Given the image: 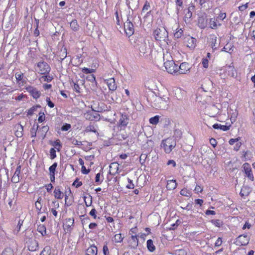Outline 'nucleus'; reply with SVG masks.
Masks as SVG:
<instances>
[{"mask_svg":"<svg viewBox=\"0 0 255 255\" xmlns=\"http://www.w3.org/2000/svg\"><path fill=\"white\" fill-rule=\"evenodd\" d=\"M103 251L104 255H110L109 249L107 245L104 246Z\"/></svg>","mask_w":255,"mask_h":255,"instance_id":"obj_56","label":"nucleus"},{"mask_svg":"<svg viewBox=\"0 0 255 255\" xmlns=\"http://www.w3.org/2000/svg\"><path fill=\"white\" fill-rule=\"evenodd\" d=\"M226 17V14L225 12H221L219 16H218V18L220 20H223Z\"/></svg>","mask_w":255,"mask_h":255,"instance_id":"obj_61","label":"nucleus"},{"mask_svg":"<svg viewBox=\"0 0 255 255\" xmlns=\"http://www.w3.org/2000/svg\"><path fill=\"white\" fill-rule=\"evenodd\" d=\"M26 89L34 99L38 98L41 95L40 92L34 87H29Z\"/></svg>","mask_w":255,"mask_h":255,"instance_id":"obj_13","label":"nucleus"},{"mask_svg":"<svg viewBox=\"0 0 255 255\" xmlns=\"http://www.w3.org/2000/svg\"><path fill=\"white\" fill-rule=\"evenodd\" d=\"M129 243L131 248H136L138 245V241L136 236H131L130 239L129 240Z\"/></svg>","mask_w":255,"mask_h":255,"instance_id":"obj_17","label":"nucleus"},{"mask_svg":"<svg viewBox=\"0 0 255 255\" xmlns=\"http://www.w3.org/2000/svg\"><path fill=\"white\" fill-rule=\"evenodd\" d=\"M128 184L127 185V187L128 189H133L134 187L132 181L130 179H128Z\"/></svg>","mask_w":255,"mask_h":255,"instance_id":"obj_60","label":"nucleus"},{"mask_svg":"<svg viewBox=\"0 0 255 255\" xmlns=\"http://www.w3.org/2000/svg\"><path fill=\"white\" fill-rule=\"evenodd\" d=\"M54 197L58 199H62L63 197V193L60 190L59 187H56L54 191Z\"/></svg>","mask_w":255,"mask_h":255,"instance_id":"obj_27","label":"nucleus"},{"mask_svg":"<svg viewBox=\"0 0 255 255\" xmlns=\"http://www.w3.org/2000/svg\"><path fill=\"white\" fill-rule=\"evenodd\" d=\"M195 9V6L190 3L187 9L185 10V19H190L192 16V11Z\"/></svg>","mask_w":255,"mask_h":255,"instance_id":"obj_12","label":"nucleus"},{"mask_svg":"<svg viewBox=\"0 0 255 255\" xmlns=\"http://www.w3.org/2000/svg\"><path fill=\"white\" fill-rule=\"evenodd\" d=\"M57 166L56 162L54 163L49 168L50 174H55L56 168Z\"/></svg>","mask_w":255,"mask_h":255,"instance_id":"obj_44","label":"nucleus"},{"mask_svg":"<svg viewBox=\"0 0 255 255\" xmlns=\"http://www.w3.org/2000/svg\"><path fill=\"white\" fill-rule=\"evenodd\" d=\"M67 56V49L66 48H63L61 49V52L59 54L60 58L61 60L64 59Z\"/></svg>","mask_w":255,"mask_h":255,"instance_id":"obj_36","label":"nucleus"},{"mask_svg":"<svg viewBox=\"0 0 255 255\" xmlns=\"http://www.w3.org/2000/svg\"><path fill=\"white\" fill-rule=\"evenodd\" d=\"M153 35L157 41H163L167 43L168 33L164 27L156 29L153 32Z\"/></svg>","mask_w":255,"mask_h":255,"instance_id":"obj_3","label":"nucleus"},{"mask_svg":"<svg viewBox=\"0 0 255 255\" xmlns=\"http://www.w3.org/2000/svg\"><path fill=\"white\" fill-rule=\"evenodd\" d=\"M164 65L169 73L177 75L178 65L173 60H167L164 62Z\"/></svg>","mask_w":255,"mask_h":255,"instance_id":"obj_6","label":"nucleus"},{"mask_svg":"<svg viewBox=\"0 0 255 255\" xmlns=\"http://www.w3.org/2000/svg\"><path fill=\"white\" fill-rule=\"evenodd\" d=\"M222 51H224L228 53H231L233 51L232 47L231 44H227L222 49Z\"/></svg>","mask_w":255,"mask_h":255,"instance_id":"obj_43","label":"nucleus"},{"mask_svg":"<svg viewBox=\"0 0 255 255\" xmlns=\"http://www.w3.org/2000/svg\"><path fill=\"white\" fill-rule=\"evenodd\" d=\"M15 128H16V130L15 131V135L17 137H21L23 133V127L21 125H17L15 126Z\"/></svg>","mask_w":255,"mask_h":255,"instance_id":"obj_20","label":"nucleus"},{"mask_svg":"<svg viewBox=\"0 0 255 255\" xmlns=\"http://www.w3.org/2000/svg\"><path fill=\"white\" fill-rule=\"evenodd\" d=\"M191 69L190 65L187 62H183L179 66L178 65V74H185L188 73Z\"/></svg>","mask_w":255,"mask_h":255,"instance_id":"obj_8","label":"nucleus"},{"mask_svg":"<svg viewBox=\"0 0 255 255\" xmlns=\"http://www.w3.org/2000/svg\"><path fill=\"white\" fill-rule=\"evenodd\" d=\"M41 79H43L44 81L50 82L52 80L53 77L50 75H45L42 76Z\"/></svg>","mask_w":255,"mask_h":255,"instance_id":"obj_46","label":"nucleus"},{"mask_svg":"<svg viewBox=\"0 0 255 255\" xmlns=\"http://www.w3.org/2000/svg\"><path fill=\"white\" fill-rule=\"evenodd\" d=\"M159 116H155L149 119V123L152 125H156L159 122Z\"/></svg>","mask_w":255,"mask_h":255,"instance_id":"obj_38","label":"nucleus"},{"mask_svg":"<svg viewBox=\"0 0 255 255\" xmlns=\"http://www.w3.org/2000/svg\"><path fill=\"white\" fill-rule=\"evenodd\" d=\"M227 72H228V75L231 77H234L236 75V71L233 66L230 65L228 66Z\"/></svg>","mask_w":255,"mask_h":255,"instance_id":"obj_26","label":"nucleus"},{"mask_svg":"<svg viewBox=\"0 0 255 255\" xmlns=\"http://www.w3.org/2000/svg\"><path fill=\"white\" fill-rule=\"evenodd\" d=\"M96 213L97 211L94 208L90 212L89 214L93 217L94 219H96L97 218Z\"/></svg>","mask_w":255,"mask_h":255,"instance_id":"obj_62","label":"nucleus"},{"mask_svg":"<svg viewBox=\"0 0 255 255\" xmlns=\"http://www.w3.org/2000/svg\"><path fill=\"white\" fill-rule=\"evenodd\" d=\"M71 126L70 124H65L61 127V130L63 131H67L71 128Z\"/></svg>","mask_w":255,"mask_h":255,"instance_id":"obj_53","label":"nucleus"},{"mask_svg":"<svg viewBox=\"0 0 255 255\" xmlns=\"http://www.w3.org/2000/svg\"><path fill=\"white\" fill-rule=\"evenodd\" d=\"M1 255H14L13 251L11 248H6L2 252Z\"/></svg>","mask_w":255,"mask_h":255,"instance_id":"obj_39","label":"nucleus"},{"mask_svg":"<svg viewBox=\"0 0 255 255\" xmlns=\"http://www.w3.org/2000/svg\"><path fill=\"white\" fill-rule=\"evenodd\" d=\"M211 223L217 227H221L223 226V222L219 219H213L211 221Z\"/></svg>","mask_w":255,"mask_h":255,"instance_id":"obj_35","label":"nucleus"},{"mask_svg":"<svg viewBox=\"0 0 255 255\" xmlns=\"http://www.w3.org/2000/svg\"><path fill=\"white\" fill-rule=\"evenodd\" d=\"M124 27L126 34L128 35H131L134 32V28L133 24L128 20L124 24Z\"/></svg>","mask_w":255,"mask_h":255,"instance_id":"obj_11","label":"nucleus"},{"mask_svg":"<svg viewBox=\"0 0 255 255\" xmlns=\"http://www.w3.org/2000/svg\"><path fill=\"white\" fill-rule=\"evenodd\" d=\"M248 7V3H246V4H243L241 6H239V10H240V11H244L246 9H247Z\"/></svg>","mask_w":255,"mask_h":255,"instance_id":"obj_63","label":"nucleus"},{"mask_svg":"<svg viewBox=\"0 0 255 255\" xmlns=\"http://www.w3.org/2000/svg\"><path fill=\"white\" fill-rule=\"evenodd\" d=\"M70 27L74 31H77L79 29V26L76 20H73L71 22Z\"/></svg>","mask_w":255,"mask_h":255,"instance_id":"obj_34","label":"nucleus"},{"mask_svg":"<svg viewBox=\"0 0 255 255\" xmlns=\"http://www.w3.org/2000/svg\"><path fill=\"white\" fill-rule=\"evenodd\" d=\"M38 128V126H37L36 128H35L33 126L31 128L30 134H31V137H34L36 136V130H37Z\"/></svg>","mask_w":255,"mask_h":255,"instance_id":"obj_45","label":"nucleus"},{"mask_svg":"<svg viewBox=\"0 0 255 255\" xmlns=\"http://www.w3.org/2000/svg\"><path fill=\"white\" fill-rule=\"evenodd\" d=\"M243 168L249 179L252 181H253L254 177L252 171L251 165L248 163H245L243 164Z\"/></svg>","mask_w":255,"mask_h":255,"instance_id":"obj_10","label":"nucleus"},{"mask_svg":"<svg viewBox=\"0 0 255 255\" xmlns=\"http://www.w3.org/2000/svg\"><path fill=\"white\" fill-rule=\"evenodd\" d=\"M210 27L212 29H216L218 26H221V23H217L216 20L214 18H211L209 22Z\"/></svg>","mask_w":255,"mask_h":255,"instance_id":"obj_28","label":"nucleus"},{"mask_svg":"<svg viewBox=\"0 0 255 255\" xmlns=\"http://www.w3.org/2000/svg\"><path fill=\"white\" fill-rule=\"evenodd\" d=\"M119 164L117 162H113L109 166V173L112 175H115L119 170Z\"/></svg>","mask_w":255,"mask_h":255,"instance_id":"obj_15","label":"nucleus"},{"mask_svg":"<svg viewBox=\"0 0 255 255\" xmlns=\"http://www.w3.org/2000/svg\"><path fill=\"white\" fill-rule=\"evenodd\" d=\"M177 187V183L175 180H169L167 181L166 188L171 190L175 189Z\"/></svg>","mask_w":255,"mask_h":255,"instance_id":"obj_19","label":"nucleus"},{"mask_svg":"<svg viewBox=\"0 0 255 255\" xmlns=\"http://www.w3.org/2000/svg\"><path fill=\"white\" fill-rule=\"evenodd\" d=\"M41 198L39 197L37 201L35 202V205L36 209L38 210V213L40 212L41 209L42 208V204H41Z\"/></svg>","mask_w":255,"mask_h":255,"instance_id":"obj_37","label":"nucleus"},{"mask_svg":"<svg viewBox=\"0 0 255 255\" xmlns=\"http://www.w3.org/2000/svg\"><path fill=\"white\" fill-rule=\"evenodd\" d=\"M150 8V4L147 1H146L142 9V12L147 11Z\"/></svg>","mask_w":255,"mask_h":255,"instance_id":"obj_50","label":"nucleus"},{"mask_svg":"<svg viewBox=\"0 0 255 255\" xmlns=\"http://www.w3.org/2000/svg\"><path fill=\"white\" fill-rule=\"evenodd\" d=\"M23 74L22 73H16L15 74V78L17 81H19L22 80L23 78Z\"/></svg>","mask_w":255,"mask_h":255,"instance_id":"obj_54","label":"nucleus"},{"mask_svg":"<svg viewBox=\"0 0 255 255\" xmlns=\"http://www.w3.org/2000/svg\"><path fill=\"white\" fill-rule=\"evenodd\" d=\"M135 47L137 49L140 54L147 53L149 50V45L146 42L145 39L142 37L137 38L135 41Z\"/></svg>","mask_w":255,"mask_h":255,"instance_id":"obj_1","label":"nucleus"},{"mask_svg":"<svg viewBox=\"0 0 255 255\" xmlns=\"http://www.w3.org/2000/svg\"><path fill=\"white\" fill-rule=\"evenodd\" d=\"M202 64L204 68H207L209 65L208 59L207 58H203L202 60Z\"/></svg>","mask_w":255,"mask_h":255,"instance_id":"obj_48","label":"nucleus"},{"mask_svg":"<svg viewBox=\"0 0 255 255\" xmlns=\"http://www.w3.org/2000/svg\"><path fill=\"white\" fill-rule=\"evenodd\" d=\"M106 84L108 85L110 90L114 91L116 90L117 85L115 83V81L114 78H110L107 80Z\"/></svg>","mask_w":255,"mask_h":255,"instance_id":"obj_16","label":"nucleus"},{"mask_svg":"<svg viewBox=\"0 0 255 255\" xmlns=\"http://www.w3.org/2000/svg\"><path fill=\"white\" fill-rule=\"evenodd\" d=\"M85 131L87 132H93L95 133L97 132V130L94 126L90 125L86 128Z\"/></svg>","mask_w":255,"mask_h":255,"instance_id":"obj_41","label":"nucleus"},{"mask_svg":"<svg viewBox=\"0 0 255 255\" xmlns=\"http://www.w3.org/2000/svg\"><path fill=\"white\" fill-rule=\"evenodd\" d=\"M180 193L181 195L186 196V197H190L191 195V191L190 190H188L186 188H184L182 189Z\"/></svg>","mask_w":255,"mask_h":255,"instance_id":"obj_32","label":"nucleus"},{"mask_svg":"<svg viewBox=\"0 0 255 255\" xmlns=\"http://www.w3.org/2000/svg\"><path fill=\"white\" fill-rule=\"evenodd\" d=\"M97 248L95 245H92L87 249L86 251V255H97Z\"/></svg>","mask_w":255,"mask_h":255,"instance_id":"obj_18","label":"nucleus"},{"mask_svg":"<svg viewBox=\"0 0 255 255\" xmlns=\"http://www.w3.org/2000/svg\"><path fill=\"white\" fill-rule=\"evenodd\" d=\"M71 194V191H69V194H67L66 192H65V205L66 206H70L72 204V201L69 199V195Z\"/></svg>","mask_w":255,"mask_h":255,"instance_id":"obj_31","label":"nucleus"},{"mask_svg":"<svg viewBox=\"0 0 255 255\" xmlns=\"http://www.w3.org/2000/svg\"><path fill=\"white\" fill-rule=\"evenodd\" d=\"M168 98H158L157 99V101L161 105H159L158 106L159 108H165L167 106V101Z\"/></svg>","mask_w":255,"mask_h":255,"instance_id":"obj_21","label":"nucleus"},{"mask_svg":"<svg viewBox=\"0 0 255 255\" xmlns=\"http://www.w3.org/2000/svg\"><path fill=\"white\" fill-rule=\"evenodd\" d=\"M71 142H72V144H73L74 145L80 146V145H82V142L81 141L78 140L75 138L72 139Z\"/></svg>","mask_w":255,"mask_h":255,"instance_id":"obj_49","label":"nucleus"},{"mask_svg":"<svg viewBox=\"0 0 255 255\" xmlns=\"http://www.w3.org/2000/svg\"><path fill=\"white\" fill-rule=\"evenodd\" d=\"M183 31L181 28H180L179 29H177V31L174 34V37L176 38H180L183 34Z\"/></svg>","mask_w":255,"mask_h":255,"instance_id":"obj_42","label":"nucleus"},{"mask_svg":"<svg viewBox=\"0 0 255 255\" xmlns=\"http://www.w3.org/2000/svg\"><path fill=\"white\" fill-rule=\"evenodd\" d=\"M50 153L51 159H53L56 157V151L53 148H52L50 149Z\"/></svg>","mask_w":255,"mask_h":255,"instance_id":"obj_51","label":"nucleus"},{"mask_svg":"<svg viewBox=\"0 0 255 255\" xmlns=\"http://www.w3.org/2000/svg\"><path fill=\"white\" fill-rule=\"evenodd\" d=\"M128 123V119L126 115H122L120 120L119 124L121 127H126Z\"/></svg>","mask_w":255,"mask_h":255,"instance_id":"obj_22","label":"nucleus"},{"mask_svg":"<svg viewBox=\"0 0 255 255\" xmlns=\"http://www.w3.org/2000/svg\"><path fill=\"white\" fill-rule=\"evenodd\" d=\"M95 70L93 69H89L88 68H84L82 69V72L85 74L94 73Z\"/></svg>","mask_w":255,"mask_h":255,"instance_id":"obj_47","label":"nucleus"},{"mask_svg":"<svg viewBox=\"0 0 255 255\" xmlns=\"http://www.w3.org/2000/svg\"><path fill=\"white\" fill-rule=\"evenodd\" d=\"M21 171V166H18L17 167L15 172L12 177L11 181L13 183H17L19 181V174Z\"/></svg>","mask_w":255,"mask_h":255,"instance_id":"obj_14","label":"nucleus"},{"mask_svg":"<svg viewBox=\"0 0 255 255\" xmlns=\"http://www.w3.org/2000/svg\"><path fill=\"white\" fill-rule=\"evenodd\" d=\"M41 130L43 132V137H45L46 133L49 130V127L47 126H43L41 128Z\"/></svg>","mask_w":255,"mask_h":255,"instance_id":"obj_55","label":"nucleus"},{"mask_svg":"<svg viewBox=\"0 0 255 255\" xmlns=\"http://www.w3.org/2000/svg\"><path fill=\"white\" fill-rule=\"evenodd\" d=\"M251 191V190L249 187L244 186L241 189L240 194L242 197L247 196L249 194Z\"/></svg>","mask_w":255,"mask_h":255,"instance_id":"obj_23","label":"nucleus"},{"mask_svg":"<svg viewBox=\"0 0 255 255\" xmlns=\"http://www.w3.org/2000/svg\"><path fill=\"white\" fill-rule=\"evenodd\" d=\"M222 105L219 103L208 105L205 108V113L211 117H215L221 113Z\"/></svg>","mask_w":255,"mask_h":255,"instance_id":"obj_2","label":"nucleus"},{"mask_svg":"<svg viewBox=\"0 0 255 255\" xmlns=\"http://www.w3.org/2000/svg\"><path fill=\"white\" fill-rule=\"evenodd\" d=\"M74 218H68L65 219L64 223V230L67 233H70L73 230L74 227Z\"/></svg>","mask_w":255,"mask_h":255,"instance_id":"obj_9","label":"nucleus"},{"mask_svg":"<svg viewBox=\"0 0 255 255\" xmlns=\"http://www.w3.org/2000/svg\"><path fill=\"white\" fill-rule=\"evenodd\" d=\"M37 230L42 236H44L46 235V229L45 226L43 225H39L37 227Z\"/></svg>","mask_w":255,"mask_h":255,"instance_id":"obj_29","label":"nucleus"},{"mask_svg":"<svg viewBox=\"0 0 255 255\" xmlns=\"http://www.w3.org/2000/svg\"><path fill=\"white\" fill-rule=\"evenodd\" d=\"M196 40L195 38L190 37L188 39L187 46L190 48H194L196 46Z\"/></svg>","mask_w":255,"mask_h":255,"instance_id":"obj_30","label":"nucleus"},{"mask_svg":"<svg viewBox=\"0 0 255 255\" xmlns=\"http://www.w3.org/2000/svg\"><path fill=\"white\" fill-rule=\"evenodd\" d=\"M50 69L51 68L49 65L46 62L44 61L39 62L37 64V66L35 68L36 71L42 75L49 73Z\"/></svg>","mask_w":255,"mask_h":255,"instance_id":"obj_5","label":"nucleus"},{"mask_svg":"<svg viewBox=\"0 0 255 255\" xmlns=\"http://www.w3.org/2000/svg\"><path fill=\"white\" fill-rule=\"evenodd\" d=\"M251 35L255 39V26H252L251 28Z\"/></svg>","mask_w":255,"mask_h":255,"instance_id":"obj_64","label":"nucleus"},{"mask_svg":"<svg viewBox=\"0 0 255 255\" xmlns=\"http://www.w3.org/2000/svg\"><path fill=\"white\" fill-rule=\"evenodd\" d=\"M46 101L47 103L48 106L50 108H53L54 107V104L50 101V99L49 98L47 97L46 99Z\"/></svg>","mask_w":255,"mask_h":255,"instance_id":"obj_59","label":"nucleus"},{"mask_svg":"<svg viewBox=\"0 0 255 255\" xmlns=\"http://www.w3.org/2000/svg\"><path fill=\"white\" fill-rule=\"evenodd\" d=\"M39 115L38 121L39 123H41L45 120V117L43 113H40Z\"/></svg>","mask_w":255,"mask_h":255,"instance_id":"obj_52","label":"nucleus"},{"mask_svg":"<svg viewBox=\"0 0 255 255\" xmlns=\"http://www.w3.org/2000/svg\"><path fill=\"white\" fill-rule=\"evenodd\" d=\"M146 247L150 252H153L155 250V246L154 245L152 240H148L146 242Z\"/></svg>","mask_w":255,"mask_h":255,"instance_id":"obj_25","label":"nucleus"},{"mask_svg":"<svg viewBox=\"0 0 255 255\" xmlns=\"http://www.w3.org/2000/svg\"><path fill=\"white\" fill-rule=\"evenodd\" d=\"M176 145V141L173 138H167L161 142V147L166 153H169Z\"/></svg>","mask_w":255,"mask_h":255,"instance_id":"obj_4","label":"nucleus"},{"mask_svg":"<svg viewBox=\"0 0 255 255\" xmlns=\"http://www.w3.org/2000/svg\"><path fill=\"white\" fill-rule=\"evenodd\" d=\"M250 241V237L247 235H243L239 236L235 242V244L237 246H246Z\"/></svg>","mask_w":255,"mask_h":255,"instance_id":"obj_7","label":"nucleus"},{"mask_svg":"<svg viewBox=\"0 0 255 255\" xmlns=\"http://www.w3.org/2000/svg\"><path fill=\"white\" fill-rule=\"evenodd\" d=\"M124 238L121 234H118L115 235L114 241L116 243H121L123 240Z\"/></svg>","mask_w":255,"mask_h":255,"instance_id":"obj_40","label":"nucleus"},{"mask_svg":"<svg viewBox=\"0 0 255 255\" xmlns=\"http://www.w3.org/2000/svg\"><path fill=\"white\" fill-rule=\"evenodd\" d=\"M73 88L74 90L78 93H80V87L79 85L75 83H73Z\"/></svg>","mask_w":255,"mask_h":255,"instance_id":"obj_57","label":"nucleus"},{"mask_svg":"<svg viewBox=\"0 0 255 255\" xmlns=\"http://www.w3.org/2000/svg\"><path fill=\"white\" fill-rule=\"evenodd\" d=\"M217 37L215 35H211L210 37V42L211 44V47L213 50L217 49Z\"/></svg>","mask_w":255,"mask_h":255,"instance_id":"obj_24","label":"nucleus"},{"mask_svg":"<svg viewBox=\"0 0 255 255\" xmlns=\"http://www.w3.org/2000/svg\"><path fill=\"white\" fill-rule=\"evenodd\" d=\"M51 252L50 247L46 246L42 251L40 255H50Z\"/></svg>","mask_w":255,"mask_h":255,"instance_id":"obj_33","label":"nucleus"},{"mask_svg":"<svg viewBox=\"0 0 255 255\" xmlns=\"http://www.w3.org/2000/svg\"><path fill=\"white\" fill-rule=\"evenodd\" d=\"M82 185V183L81 181H79L78 179H76L73 183V185L75 186L76 188L79 187Z\"/></svg>","mask_w":255,"mask_h":255,"instance_id":"obj_58","label":"nucleus"}]
</instances>
